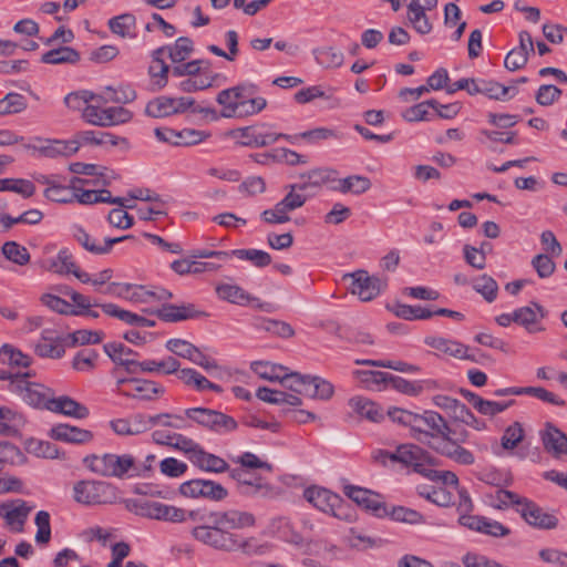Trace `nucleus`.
Masks as SVG:
<instances>
[{
	"label": "nucleus",
	"mask_w": 567,
	"mask_h": 567,
	"mask_svg": "<svg viewBox=\"0 0 567 567\" xmlns=\"http://www.w3.org/2000/svg\"><path fill=\"white\" fill-rule=\"evenodd\" d=\"M254 525L255 517L248 512L212 511L208 523L193 527L190 535L195 540L220 551L230 553L243 548L247 553L261 555L269 549L268 544L250 549L249 540L241 543L239 536L230 532V529H241Z\"/></svg>",
	"instance_id": "f257e3e1"
},
{
	"label": "nucleus",
	"mask_w": 567,
	"mask_h": 567,
	"mask_svg": "<svg viewBox=\"0 0 567 567\" xmlns=\"http://www.w3.org/2000/svg\"><path fill=\"white\" fill-rule=\"evenodd\" d=\"M256 91L254 84H239L220 91L216 101L223 106L221 116L243 118L261 112L267 101L261 96L254 97Z\"/></svg>",
	"instance_id": "f03ea898"
},
{
	"label": "nucleus",
	"mask_w": 567,
	"mask_h": 567,
	"mask_svg": "<svg viewBox=\"0 0 567 567\" xmlns=\"http://www.w3.org/2000/svg\"><path fill=\"white\" fill-rule=\"evenodd\" d=\"M83 463L91 472L103 477L123 478L131 471H138L134 457L130 454H91L83 458Z\"/></svg>",
	"instance_id": "7ed1b4c3"
},
{
	"label": "nucleus",
	"mask_w": 567,
	"mask_h": 567,
	"mask_svg": "<svg viewBox=\"0 0 567 567\" xmlns=\"http://www.w3.org/2000/svg\"><path fill=\"white\" fill-rule=\"evenodd\" d=\"M413 436L421 443L431 447L437 441L445 439L449 434H455L446 420L435 411H424L417 414L415 426L413 427Z\"/></svg>",
	"instance_id": "20e7f679"
},
{
	"label": "nucleus",
	"mask_w": 567,
	"mask_h": 567,
	"mask_svg": "<svg viewBox=\"0 0 567 567\" xmlns=\"http://www.w3.org/2000/svg\"><path fill=\"white\" fill-rule=\"evenodd\" d=\"M116 496V487L109 482L82 480L73 485L74 501L85 506L112 504Z\"/></svg>",
	"instance_id": "39448f33"
},
{
	"label": "nucleus",
	"mask_w": 567,
	"mask_h": 567,
	"mask_svg": "<svg viewBox=\"0 0 567 567\" xmlns=\"http://www.w3.org/2000/svg\"><path fill=\"white\" fill-rule=\"evenodd\" d=\"M30 375L28 372L23 374L17 373L8 384V390L19 395L30 406L48 410L49 402L53 398L52 390L43 384L29 382L27 378Z\"/></svg>",
	"instance_id": "423d86ee"
},
{
	"label": "nucleus",
	"mask_w": 567,
	"mask_h": 567,
	"mask_svg": "<svg viewBox=\"0 0 567 567\" xmlns=\"http://www.w3.org/2000/svg\"><path fill=\"white\" fill-rule=\"evenodd\" d=\"M185 415L198 425L219 435H226L238 429V423L233 416L217 410L190 408L185 410Z\"/></svg>",
	"instance_id": "0eeeda50"
},
{
	"label": "nucleus",
	"mask_w": 567,
	"mask_h": 567,
	"mask_svg": "<svg viewBox=\"0 0 567 567\" xmlns=\"http://www.w3.org/2000/svg\"><path fill=\"white\" fill-rule=\"evenodd\" d=\"M354 375L370 389L381 390L382 385L390 384L399 392L413 396L419 395L422 391V385L388 372L355 370Z\"/></svg>",
	"instance_id": "6e6552de"
},
{
	"label": "nucleus",
	"mask_w": 567,
	"mask_h": 567,
	"mask_svg": "<svg viewBox=\"0 0 567 567\" xmlns=\"http://www.w3.org/2000/svg\"><path fill=\"white\" fill-rule=\"evenodd\" d=\"M344 280L350 279V290L357 295L362 301H371L385 289L388 281L385 278L378 276H369L365 270H357L352 274L344 275Z\"/></svg>",
	"instance_id": "1a4fd4ad"
},
{
	"label": "nucleus",
	"mask_w": 567,
	"mask_h": 567,
	"mask_svg": "<svg viewBox=\"0 0 567 567\" xmlns=\"http://www.w3.org/2000/svg\"><path fill=\"white\" fill-rule=\"evenodd\" d=\"M135 513L157 520L183 523L186 520V511L173 505L156 501H141L134 504Z\"/></svg>",
	"instance_id": "9d476101"
},
{
	"label": "nucleus",
	"mask_w": 567,
	"mask_h": 567,
	"mask_svg": "<svg viewBox=\"0 0 567 567\" xmlns=\"http://www.w3.org/2000/svg\"><path fill=\"white\" fill-rule=\"evenodd\" d=\"M179 493L188 498H204L212 502L224 501L228 491L219 483L209 480H190L179 486Z\"/></svg>",
	"instance_id": "9b49d317"
},
{
	"label": "nucleus",
	"mask_w": 567,
	"mask_h": 567,
	"mask_svg": "<svg viewBox=\"0 0 567 567\" xmlns=\"http://www.w3.org/2000/svg\"><path fill=\"white\" fill-rule=\"evenodd\" d=\"M424 454L423 449L415 444H402L396 447L394 452H389L385 450H377L372 453V458L377 463H381L383 465L386 464L388 461L393 463H401L406 467H414L416 461H420Z\"/></svg>",
	"instance_id": "f8f14e48"
},
{
	"label": "nucleus",
	"mask_w": 567,
	"mask_h": 567,
	"mask_svg": "<svg viewBox=\"0 0 567 567\" xmlns=\"http://www.w3.org/2000/svg\"><path fill=\"white\" fill-rule=\"evenodd\" d=\"M193 105L194 99L192 97L183 96L174 99L168 96H158L147 103L145 112L148 116L159 118L183 113Z\"/></svg>",
	"instance_id": "ddd939ff"
},
{
	"label": "nucleus",
	"mask_w": 567,
	"mask_h": 567,
	"mask_svg": "<svg viewBox=\"0 0 567 567\" xmlns=\"http://www.w3.org/2000/svg\"><path fill=\"white\" fill-rule=\"evenodd\" d=\"M143 311L150 315H156L165 322H179L207 316L206 312L197 310L193 303H183L179 306L163 303L158 309L144 308Z\"/></svg>",
	"instance_id": "4468645a"
},
{
	"label": "nucleus",
	"mask_w": 567,
	"mask_h": 567,
	"mask_svg": "<svg viewBox=\"0 0 567 567\" xmlns=\"http://www.w3.org/2000/svg\"><path fill=\"white\" fill-rule=\"evenodd\" d=\"M343 491L350 499L371 512L374 516L385 517L388 515V506L381 501L379 494L354 485H347Z\"/></svg>",
	"instance_id": "2eb2a0df"
},
{
	"label": "nucleus",
	"mask_w": 567,
	"mask_h": 567,
	"mask_svg": "<svg viewBox=\"0 0 567 567\" xmlns=\"http://www.w3.org/2000/svg\"><path fill=\"white\" fill-rule=\"evenodd\" d=\"M422 460L416 461L413 471L433 482H442L445 485L458 486V477L451 471H436L440 461L423 450Z\"/></svg>",
	"instance_id": "dca6fc26"
},
{
	"label": "nucleus",
	"mask_w": 567,
	"mask_h": 567,
	"mask_svg": "<svg viewBox=\"0 0 567 567\" xmlns=\"http://www.w3.org/2000/svg\"><path fill=\"white\" fill-rule=\"evenodd\" d=\"M516 511L524 520L533 527L540 529H551L558 524L556 516L546 513L542 507L528 498H524L519 508Z\"/></svg>",
	"instance_id": "f3484780"
},
{
	"label": "nucleus",
	"mask_w": 567,
	"mask_h": 567,
	"mask_svg": "<svg viewBox=\"0 0 567 567\" xmlns=\"http://www.w3.org/2000/svg\"><path fill=\"white\" fill-rule=\"evenodd\" d=\"M453 435L454 434H449L445 439L437 441L436 444H431V449L461 465L474 464V454L470 450L461 446V444L454 440Z\"/></svg>",
	"instance_id": "a211bd4d"
},
{
	"label": "nucleus",
	"mask_w": 567,
	"mask_h": 567,
	"mask_svg": "<svg viewBox=\"0 0 567 567\" xmlns=\"http://www.w3.org/2000/svg\"><path fill=\"white\" fill-rule=\"evenodd\" d=\"M544 450L555 458L567 455V435L551 422H546L539 431Z\"/></svg>",
	"instance_id": "6ab92c4d"
},
{
	"label": "nucleus",
	"mask_w": 567,
	"mask_h": 567,
	"mask_svg": "<svg viewBox=\"0 0 567 567\" xmlns=\"http://www.w3.org/2000/svg\"><path fill=\"white\" fill-rule=\"evenodd\" d=\"M305 498L323 513L339 516L337 509L341 505V497L338 494L322 487H308L305 489Z\"/></svg>",
	"instance_id": "aec40b11"
},
{
	"label": "nucleus",
	"mask_w": 567,
	"mask_h": 567,
	"mask_svg": "<svg viewBox=\"0 0 567 567\" xmlns=\"http://www.w3.org/2000/svg\"><path fill=\"white\" fill-rule=\"evenodd\" d=\"M548 311L538 302L532 301L529 306L520 307L514 310V323L524 327L529 333L544 331V327L536 324L545 319Z\"/></svg>",
	"instance_id": "412c9836"
},
{
	"label": "nucleus",
	"mask_w": 567,
	"mask_h": 567,
	"mask_svg": "<svg viewBox=\"0 0 567 567\" xmlns=\"http://www.w3.org/2000/svg\"><path fill=\"white\" fill-rule=\"evenodd\" d=\"M424 343L453 358L476 361L474 357L467 353L468 347L458 341L429 336L424 339Z\"/></svg>",
	"instance_id": "4be33fe9"
},
{
	"label": "nucleus",
	"mask_w": 567,
	"mask_h": 567,
	"mask_svg": "<svg viewBox=\"0 0 567 567\" xmlns=\"http://www.w3.org/2000/svg\"><path fill=\"white\" fill-rule=\"evenodd\" d=\"M48 410L80 420L87 417L90 413L85 405L68 395L53 396L49 402Z\"/></svg>",
	"instance_id": "5701e85b"
},
{
	"label": "nucleus",
	"mask_w": 567,
	"mask_h": 567,
	"mask_svg": "<svg viewBox=\"0 0 567 567\" xmlns=\"http://www.w3.org/2000/svg\"><path fill=\"white\" fill-rule=\"evenodd\" d=\"M50 436L56 441L83 444L93 439V433L69 424H58L51 429Z\"/></svg>",
	"instance_id": "b1692460"
},
{
	"label": "nucleus",
	"mask_w": 567,
	"mask_h": 567,
	"mask_svg": "<svg viewBox=\"0 0 567 567\" xmlns=\"http://www.w3.org/2000/svg\"><path fill=\"white\" fill-rule=\"evenodd\" d=\"M125 382L134 384V393L123 392V394L128 398L153 401L165 392V389L155 381L143 379L118 380L120 384Z\"/></svg>",
	"instance_id": "393cba45"
},
{
	"label": "nucleus",
	"mask_w": 567,
	"mask_h": 567,
	"mask_svg": "<svg viewBox=\"0 0 567 567\" xmlns=\"http://www.w3.org/2000/svg\"><path fill=\"white\" fill-rule=\"evenodd\" d=\"M42 268L58 275H69L78 266L73 254L68 248L59 250L56 257L41 261Z\"/></svg>",
	"instance_id": "a878e982"
},
{
	"label": "nucleus",
	"mask_w": 567,
	"mask_h": 567,
	"mask_svg": "<svg viewBox=\"0 0 567 567\" xmlns=\"http://www.w3.org/2000/svg\"><path fill=\"white\" fill-rule=\"evenodd\" d=\"M330 188L333 192L342 194L351 193L353 195H361L371 188V181L362 175H351L346 178H337Z\"/></svg>",
	"instance_id": "bb28decb"
},
{
	"label": "nucleus",
	"mask_w": 567,
	"mask_h": 567,
	"mask_svg": "<svg viewBox=\"0 0 567 567\" xmlns=\"http://www.w3.org/2000/svg\"><path fill=\"white\" fill-rule=\"evenodd\" d=\"M31 508L27 506V503L22 499L12 501L10 503H2L0 505V515L4 517L8 525H20L19 532L22 530V526L30 513Z\"/></svg>",
	"instance_id": "cd10ccee"
},
{
	"label": "nucleus",
	"mask_w": 567,
	"mask_h": 567,
	"mask_svg": "<svg viewBox=\"0 0 567 567\" xmlns=\"http://www.w3.org/2000/svg\"><path fill=\"white\" fill-rule=\"evenodd\" d=\"M192 463L206 472L224 473L229 471V465L224 458L206 452L203 447L192 457Z\"/></svg>",
	"instance_id": "c85d7f7f"
},
{
	"label": "nucleus",
	"mask_w": 567,
	"mask_h": 567,
	"mask_svg": "<svg viewBox=\"0 0 567 567\" xmlns=\"http://www.w3.org/2000/svg\"><path fill=\"white\" fill-rule=\"evenodd\" d=\"M349 406L359 416L364 417L371 422L378 423L381 422L384 417L381 409L377 405V403L367 398H352L349 400Z\"/></svg>",
	"instance_id": "c756f323"
},
{
	"label": "nucleus",
	"mask_w": 567,
	"mask_h": 567,
	"mask_svg": "<svg viewBox=\"0 0 567 567\" xmlns=\"http://www.w3.org/2000/svg\"><path fill=\"white\" fill-rule=\"evenodd\" d=\"M286 189L288 190L287 195L278 204L289 215V213L302 207L308 197L305 194V184H290L286 186Z\"/></svg>",
	"instance_id": "7c9ffc66"
},
{
	"label": "nucleus",
	"mask_w": 567,
	"mask_h": 567,
	"mask_svg": "<svg viewBox=\"0 0 567 567\" xmlns=\"http://www.w3.org/2000/svg\"><path fill=\"white\" fill-rule=\"evenodd\" d=\"M482 94L496 101H506L514 97L518 93V89L513 86H505L494 80L481 79Z\"/></svg>",
	"instance_id": "2f4dec72"
},
{
	"label": "nucleus",
	"mask_w": 567,
	"mask_h": 567,
	"mask_svg": "<svg viewBox=\"0 0 567 567\" xmlns=\"http://www.w3.org/2000/svg\"><path fill=\"white\" fill-rule=\"evenodd\" d=\"M80 61V53L71 47H60L42 54L41 62L45 64H75Z\"/></svg>",
	"instance_id": "473e14b6"
},
{
	"label": "nucleus",
	"mask_w": 567,
	"mask_h": 567,
	"mask_svg": "<svg viewBox=\"0 0 567 567\" xmlns=\"http://www.w3.org/2000/svg\"><path fill=\"white\" fill-rule=\"evenodd\" d=\"M426 10L416 3H409L408 6V20L413 29L422 35L429 34L433 28L425 13Z\"/></svg>",
	"instance_id": "72a5a7b5"
},
{
	"label": "nucleus",
	"mask_w": 567,
	"mask_h": 567,
	"mask_svg": "<svg viewBox=\"0 0 567 567\" xmlns=\"http://www.w3.org/2000/svg\"><path fill=\"white\" fill-rule=\"evenodd\" d=\"M254 324L259 330L270 332L281 338H291L295 336L293 328L285 321L268 318H257Z\"/></svg>",
	"instance_id": "f704fd0d"
},
{
	"label": "nucleus",
	"mask_w": 567,
	"mask_h": 567,
	"mask_svg": "<svg viewBox=\"0 0 567 567\" xmlns=\"http://www.w3.org/2000/svg\"><path fill=\"white\" fill-rule=\"evenodd\" d=\"M336 175L337 171L334 169L317 168L301 174L302 182L299 184H305L307 190L309 187H320L323 184L336 182Z\"/></svg>",
	"instance_id": "c9c22d12"
},
{
	"label": "nucleus",
	"mask_w": 567,
	"mask_h": 567,
	"mask_svg": "<svg viewBox=\"0 0 567 567\" xmlns=\"http://www.w3.org/2000/svg\"><path fill=\"white\" fill-rule=\"evenodd\" d=\"M73 239L83 247L86 251L93 255H105V249H102V244L92 237L82 226L73 225L71 228Z\"/></svg>",
	"instance_id": "e433bc0d"
},
{
	"label": "nucleus",
	"mask_w": 567,
	"mask_h": 567,
	"mask_svg": "<svg viewBox=\"0 0 567 567\" xmlns=\"http://www.w3.org/2000/svg\"><path fill=\"white\" fill-rule=\"evenodd\" d=\"M194 52V42L188 37H179L168 45V58L173 63L185 62Z\"/></svg>",
	"instance_id": "4c0bfd02"
},
{
	"label": "nucleus",
	"mask_w": 567,
	"mask_h": 567,
	"mask_svg": "<svg viewBox=\"0 0 567 567\" xmlns=\"http://www.w3.org/2000/svg\"><path fill=\"white\" fill-rule=\"evenodd\" d=\"M308 380V396L319 399V400H329L332 398L334 393V386L331 382L326 379H322L317 375H310Z\"/></svg>",
	"instance_id": "58836bf2"
},
{
	"label": "nucleus",
	"mask_w": 567,
	"mask_h": 567,
	"mask_svg": "<svg viewBox=\"0 0 567 567\" xmlns=\"http://www.w3.org/2000/svg\"><path fill=\"white\" fill-rule=\"evenodd\" d=\"M251 370L261 379L281 382L287 369L267 361H255L251 363Z\"/></svg>",
	"instance_id": "ea45409f"
},
{
	"label": "nucleus",
	"mask_w": 567,
	"mask_h": 567,
	"mask_svg": "<svg viewBox=\"0 0 567 567\" xmlns=\"http://www.w3.org/2000/svg\"><path fill=\"white\" fill-rule=\"evenodd\" d=\"M0 192H14L29 198L35 193V185L23 178H2L0 179Z\"/></svg>",
	"instance_id": "a19ab883"
},
{
	"label": "nucleus",
	"mask_w": 567,
	"mask_h": 567,
	"mask_svg": "<svg viewBox=\"0 0 567 567\" xmlns=\"http://www.w3.org/2000/svg\"><path fill=\"white\" fill-rule=\"evenodd\" d=\"M231 254L241 260L250 261L257 268H265L272 261L271 256L264 250L259 249H235Z\"/></svg>",
	"instance_id": "79ce46f5"
},
{
	"label": "nucleus",
	"mask_w": 567,
	"mask_h": 567,
	"mask_svg": "<svg viewBox=\"0 0 567 567\" xmlns=\"http://www.w3.org/2000/svg\"><path fill=\"white\" fill-rule=\"evenodd\" d=\"M354 363L377 368H388L405 373H415L420 371V368L417 365L410 364L403 361L358 359L354 361Z\"/></svg>",
	"instance_id": "37998d69"
},
{
	"label": "nucleus",
	"mask_w": 567,
	"mask_h": 567,
	"mask_svg": "<svg viewBox=\"0 0 567 567\" xmlns=\"http://www.w3.org/2000/svg\"><path fill=\"white\" fill-rule=\"evenodd\" d=\"M315 58L320 65L329 69L341 66L344 55L340 50L333 47H327L315 50Z\"/></svg>",
	"instance_id": "c03bdc74"
},
{
	"label": "nucleus",
	"mask_w": 567,
	"mask_h": 567,
	"mask_svg": "<svg viewBox=\"0 0 567 567\" xmlns=\"http://www.w3.org/2000/svg\"><path fill=\"white\" fill-rule=\"evenodd\" d=\"M24 462V455L21 450L9 441H0V471L7 464L17 465Z\"/></svg>",
	"instance_id": "a18cd8bd"
},
{
	"label": "nucleus",
	"mask_w": 567,
	"mask_h": 567,
	"mask_svg": "<svg viewBox=\"0 0 567 567\" xmlns=\"http://www.w3.org/2000/svg\"><path fill=\"white\" fill-rule=\"evenodd\" d=\"M136 99V92L131 87H121L120 90H115L111 86H107L103 94L99 95V102L101 103H122L126 104Z\"/></svg>",
	"instance_id": "49530a36"
},
{
	"label": "nucleus",
	"mask_w": 567,
	"mask_h": 567,
	"mask_svg": "<svg viewBox=\"0 0 567 567\" xmlns=\"http://www.w3.org/2000/svg\"><path fill=\"white\" fill-rule=\"evenodd\" d=\"M473 289L483 296L487 302H493L498 292V285L488 275H482L473 281Z\"/></svg>",
	"instance_id": "de8ad7c7"
},
{
	"label": "nucleus",
	"mask_w": 567,
	"mask_h": 567,
	"mask_svg": "<svg viewBox=\"0 0 567 567\" xmlns=\"http://www.w3.org/2000/svg\"><path fill=\"white\" fill-rule=\"evenodd\" d=\"M2 254L8 260L19 266H24L30 261V254L28 249L17 241L4 243L2 246Z\"/></svg>",
	"instance_id": "09e8293b"
},
{
	"label": "nucleus",
	"mask_w": 567,
	"mask_h": 567,
	"mask_svg": "<svg viewBox=\"0 0 567 567\" xmlns=\"http://www.w3.org/2000/svg\"><path fill=\"white\" fill-rule=\"evenodd\" d=\"M99 353L93 349H82L74 355L72 368L76 371L89 372L96 367Z\"/></svg>",
	"instance_id": "8fccbe9b"
},
{
	"label": "nucleus",
	"mask_w": 567,
	"mask_h": 567,
	"mask_svg": "<svg viewBox=\"0 0 567 567\" xmlns=\"http://www.w3.org/2000/svg\"><path fill=\"white\" fill-rule=\"evenodd\" d=\"M386 516L400 523H408L413 525L424 523V517L421 513L404 506H393L391 509L388 508Z\"/></svg>",
	"instance_id": "3c124183"
},
{
	"label": "nucleus",
	"mask_w": 567,
	"mask_h": 567,
	"mask_svg": "<svg viewBox=\"0 0 567 567\" xmlns=\"http://www.w3.org/2000/svg\"><path fill=\"white\" fill-rule=\"evenodd\" d=\"M27 109V100L19 93H8L0 100V115L16 114Z\"/></svg>",
	"instance_id": "603ef678"
},
{
	"label": "nucleus",
	"mask_w": 567,
	"mask_h": 567,
	"mask_svg": "<svg viewBox=\"0 0 567 567\" xmlns=\"http://www.w3.org/2000/svg\"><path fill=\"white\" fill-rule=\"evenodd\" d=\"M68 338L70 339V347H75L78 344H97L103 340L104 332L97 330L81 329L70 333Z\"/></svg>",
	"instance_id": "864d4df0"
},
{
	"label": "nucleus",
	"mask_w": 567,
	"mask_h": 567,
	"mask_svg": "<svg viewBox=\"0 0 567 567\" xmlns=\"http://www.w3.org/2000/svg\"><path fill=\"white\" fill-rule=\"evenodd\" d=\"M172 414L169 413H161L156 414L154 416H145L144 414H135L130 419L131 426L133 430V434H140L147 430H150L152 426L157 425L161 419H171Z\"/></svg>",
	"instance_id": "5fc2aeb1"
},
{
	"label": "nucleus",
	"mask_w": 567,
	"mask_h": 567,
	"mask_svg": "<svg viewBox=\"0 0 567 567\" xmlns=\"http://www.w3.org/2000/svg\"><path fill=\"white\" fill-rule=\"evenodd\" d=\"M439 109V102L434 99L421 102L406 109L402 116L408 122L424 121L429 114V109Z\"/></svg>",
	"instance_id": "6e6d98bb"
},
{
	"label": "nucleus",
	"mask_w": 567,
	"mask_h": 567,
	"mask_svg": "<svg viewBox=\"0 0 567 567\" xmlns=\"http://www.w3.org/2000/svg\"><path fill=\"white\" fill-rule=\"evenodd\" d=\"M102 114L105 127L126 123L133 115L131 111L123 106L103 109Z\"/></svg>",
	"instance_id": "4d7b16f0"
},
{
	"label": "nucleus",
	"mask_w": 567,
	"mask_h": 567,
	"mask_svg": "<svg viewBox=\"0 0 567 567\" xmlns=\"http://www.w3.org/2000/svg\"><path fill=\"white\" fill-rule=\"evenodd\" d=\"M136 19L131 13H123L109 21L111 31L122 38L130 35L131 29L135 27Z\"/></svg>",
	"instance_id": "13d9d810"
},
{
	"label": "nucleus",
	"mask_w": 567,
	"mask_h": 567,
	"mask_svg": "<svg viewBox=\"0 0 567 567\" xmlns=\"http://www.w3.org/2000/svg\"><path fill=\"white\" fill-rule=\"evenodd\" d=\"M310 375L309 374H300L298 372H293L288 374L285 372L284 378L281 380V384L291 390L292 392L305 394L309 393L308 391V380Z\"/></svg>",
	"instance_id": "bf43d9fd"
},
{
	"label": "nucleus",
	"mask_w": 567,
	"mask_h": 567,
	"mask_svg": "<svg viewBox=\"0 0 567 567\" xmlns=\"http://www.w3.org/2000/svg\"><path fill=\"white\" fill-rule=\"evenodd\" d=\"M0 355L13 367L27 368L31 364V358L28 354L22 353L19 349L10 344L2 346Z\"/></svg>",
	"instance_id": "052dcab7"
},
{
	"label": "nucleus",
	"mask_w": 567,
	"mask_h": 567,
	"mask_svg": "<svg viewBox=\"0 0 567 567\" xmlns=\"http://www.w3.org/2000/svg\"><path fill=\"white\" fill-rule=\"evenodd\" d=\"M105 353L117 365L124 362L125 358H133L137 353L121 342H110L103 347Z\"/></svg>",
	"instance_id": "680f3d73"
},
{
	"label": "nucleus",
	"mask_w": 567,
	"mask_h": 567,
	"mask_svg": "<svg viewBox=\"0 0 567 567\" xmlns=\"http://www.w3.org/2000/svg\"><path fill=\"white\" fill-rule=\"evenodd\" d=\"M41 300L48 308L61 315L79 316L83 313V311H76L75 309H73V306L71 303L55 295H43Z\"/></svg>",
	"instance_id": "e2e57ef3"
},
{
	"label": "nucleus",
	"mask_w": 567,
	"mask_h": 567,
	"mask_svg": "<svg viewBox=\"0 0 567 567\" xmlns=\"http://www.w3.org/2000/svg\"><path fill=\"white\" fill-rule=\"evenodd\" d=\"M34 523L38 527L35 542L40 545H47L51 539L50 514L45 511L38 512Z\"/></svg>",
	"instance_id": "0e129e2a"
},
{
	"label": "nucleus",
	"mask_w": 567,
	"mask_h": 567,
	"mask_svg": "<svg viewBox=\"0 0 567 567\" xmlns=\"http://www.w3.org/2000/svg\"><path fill=\"white\" fill-rule=\"evenodd\" d=\"M563 94V91L551 84H543L538 87L535 100L542 106H550L557 102Z\"/></svg>",
	"instance_id": "69168bd1"
},
{
	"label": "nucleus",
	"mask_w": 567,
	"mask_h": 567,
	"mask_svg": "<svg viewBox=\"0 0 567 567\" xmlns=\"http://www.w3.org/2000/svg\"><path fill=\"white\" fill-rule=\"evenodd\" d=\"M216 292L223 300L231 303H240L243 300H248L249 296L238 286L223 284L217 286Z\"/></svg>",
	"instance_id": "338daca9"
},
{
	"label": "nucleus",
	"mask_w": 567,
	"mask_h": 567,
	"mask_svg": "<svg viewBox=\"0 0 567 567\" xmlns=\"http://www.w3.org/2000/svg\"><path fill=\"white\" fill-rule=\"evenodd\" d=\"M524 439V430L519 422H514L502 436V446L505 450H514Z\"/></svg>",
	"instance_id": "774afa93"
}]
</instances>
